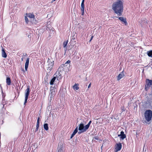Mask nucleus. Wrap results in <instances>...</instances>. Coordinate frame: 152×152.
I'll use <instances>...</instances> for the list:
<instances>
[{
    "mask_svg": "<svg viewBox=\"0 0 152 152\" xmlns=\"http://www.w3.org/2000/svg\"><path fill=\"white\" fill-rule=\"evenodd\" d=\"M123 9V2L121 0H117L112 5V10L115 13L119 16L122 15Z\"/></svg>",
    "mask_w": 152,
    "mask_h": 152,
    "instance_id": "nucleus-1",
    "label": "nucleus"
},
{
    "mask_svg": "<svg viewBox=\"0 0 152 152\" xmlns=\"http://www.w3.org/2000/svg\"><path fill=\"white\" fill-rule=\"evenodd\" d=\"M91 123V121H90L88 124L84 126L83 123H80L78 129L80 132H79L78 133L80 134L81 133L85 132L88 129L90 124Z\"/></svg>",
    "mask_w": 152,
    "mask_h": 152,
    "instance_id": "nucleus-2",
    "label": "nucleus"
},
{
    "mask_svg": "<svg viewBox=\"0 0 152 152\" xmlns=\"http://www.w3.org/2000/svg\"><path fill=\"white\" fill-rule=\"evenodd\" d=\"M144 116L146 121L149 122L152 118V111L150 110H146L144 113Z\"/></svg>",
    "mask_w": 152,
    "mask_h": 152,
    "instance_id": "nucleus-3",
    "label": "nucleus"
},
{
    "mask_svg": "<svg viewBox=\"0 0 152 152\" xmlns=\"http://www.w3.org/2000/svg\"><path fill=\"white\" fill-rule=\"evenodd\" d=\"M152 86V80L146 79L145 81V89L146 91L148 90L150 87H151Z\"/></svg>",
    "mask_w": 152,
    "mask_h": 152,
    "instance_id": "nucleus-4",
    "label": "nucleus"
},
{
    "mask_svg": "<svg viewBox=\"0 0 152 152\" xmlns=\"http://www.w3.org/2000/svg\"><path fill=\"white\" fill-rule=\"evenodd\" d=\"M54 64V60L53 59L48 58V69L49 70L51 71L53 69Z\"/></svg>",
    "mask_w": 152,
    "mask_h": 152,
    "instance_id": "nucleus-5",
    "label": "nucleus"
},
{
    "mask_svg": "<svg viewBox=\"0 0 152 152\" xmlns=\"http://www.w3.org/2000/svg\"><path fill=\"white\" fill-rule=\"evenodd\" d=\"M30 93V88L29 86H27V89L25 91V102L24 103V105H25L26 103L27 102L28 99V96L29 95Z\"/></svg>",
    "mask_w": 152,
    "mask_h": 152,
    "instance_id": "nucleus-6",
    "label": "nucleus"
},
{
    "mask_svg": "<svg viewBox=\"0 0 152 152\" xmlns=\"http://www.w3.org/2000/svg\"><path fill=\"white\" fill-rule=\"evenodd\" d=\"M50 93L49 95L50 96V102L51 100L55 94L54 89V88L53 87H50Z\"/></svg>",
    "mask_w": 152,
    "mask_h": 152,
    "instance_id": "nucleus-7",
    "label": "nucleus"
},
{
    "mask_svg": "<svg viewBox=\"0 0 152 152\" xmlns=\"http://www.w3.org/2000/svg\"><path fill=\"white\" fill-rule=\"evenodd\" d=\"M44 82L45 86L46 87V88L45 87V90L44 91V93L45 94L47 92V90L48 89V88L47 87V85H48V77H47V76H45L44 78Z\"/></svg>",
    "mask_w": 152,
    "mask_h": 152,
    "instance_id": "nucleus-8",
    "label": "nucleus"
},
{
    "mask_svg": "<svg viewBox=\"0 0 152 152\" xmlns=\"http://www.w3.org/2000/svg\"><path fill=\"white\" fill-rule=\"evenodd\" d=\"M70 62L71 61L69 60H68L67 61H66L64 64H62L59 66L58 69L59 70V69H60V71L61 70V69H62L63 66H67L66 64H70Z\"/></svg>",
    "mask_w": 152,
    "mask_h": 152,
    "instance_id": "nucleus-9",
    "label": "nucleus"
},
{
    "mask_svg": "<svg viewBox=\"0 0 152 152\" xmlns=\"http://www.w3.org/2000/svg\"><path fill=\"white\" fill-rule=\"evenodd\" d=\"M118 19L121 22H123V23H124L126 26L127 25V23L126 20V18L122 17H119Z\"/></svg>",
    "mask_w": 152,
    "mask_h": 152,
    "instance_id": "nucleus-10",
    "label": "nucleus"
},
{
    "mask_svg": "<svg viewBox=\"0 0 152 152\" xmlns=\"http://www.w3.org/2000/svg\"><path fill=\"white\" fill-rule=\"evenodd\" d=\"M57 152H63V148L62 145H58L57 150Z\"/></svg>",
    "mask_w": 152,
    "mask_h": 152,
    "instance_id": "nucleus-11",
    "label": "nucleus"
},
{
    "mask_svg": "<svg viewBox=\"0 0 152 152\" xmlns=\"http://www.w3.org/2000/svg\"><path fill=\"white\" fill-rule=\"evenodd\" d=\"M29 58H28L26 60V62L25 64V70L26 71L27 70L28 68L29 63Z\"/></svg>",
    "mask_w": 152,
    "mask_h": 152,
    "instance_id": "nucleus-12",
    "label": "nucleus"
},
{
    "mask_svg": "<svg viewBox=\"0 0 152 152\" xmlns=\"http://www.w3.org/2000/svg\"><path fill=\"white\" fill-rule=\"evenodd\" d=\"M124 76V71H123L120 74H119L118 76L117 79L119 80L121 78H123Z\"/></svg>",
    "mask_w": 152,
    "mask_h": 152,
    "instance_id": "nucleus-13",
    "label": "nucleus"
},
{
    "mask_svg": "<svg viewBox=\"0 0 152 152\" xmlns=\"http://www.w3.org/2000/svg\"><path fill=\"white\" fill-rule=\"evenodd\" d=\"M122 145L121 143H119L117 144V146L115 149L117 151H120Z\"/></svg>",
    "mask_w": 152,
    "mask_h": 152,
    "instance_id": "nucleus-14",
    "label": "nucleus"
},
{
    "mask_svg": "<svg viewBox=\"0 0 152 152\" xmlns=\"http://www.w3.org/2000/svg\"><path fill=\"white\" fill-rule=\"evenodd\" d=\"M121 135L120 138L122 140L126 138V135L124 134V132L123 131L121 132Z\"/></svg>",
    "mask_w": 152,
    "mask_h": 152,
    "instance_id": "nucleus-15",
    "label": "nucleus"
},
{
    "mask_svg": "<svg viewBox=\"0 0 152 152\" xmlns=\"http://www.w3.org/2000/svg\"><path fill=\"white\" fill-rule=\"evenodd\" d=\"M81 10L82 12V15H83L84 13V4L81 3Z\"/></svg>",
    "mask_w": 152,
    "mask_h": 152,
    "instance_id": "nucleus-16",
    "label": "nucleus"
},
{
    "mask_svg": "<svg viewBox=\"0 0 152 152\" xmlns=\"http://www.w3.org/2000/svg\"><path fill=\"white\" fill-rule=\"evenodd\" d=\"M6 83L8 85H10L11 83V81L10 78L9 77H7L6 78Z\"/></svg>",
    "mask_w": 152,
    "mask_h": 152,
    "instance_id": "nucleus-17",
    "label": "nucleus"
},
{
    "mask_svg": "<svg viewBox=\"0 0 152 152\" xmlns=\"http://www.w3.org/2000/svg\"><path fill=\"white\" fill-rule=\"evenodd\" d=\"M26 15L27 16L30 18H34V15L31 13H27Z\"/></svg>",
    "mask_w": 152,
    "mask_h": 152,
    "instance_id": "nucleus-18",
    "label": "nucleus"
},
{
    "mask_svg": "<svg viewBox=\"0 0 152 152\" xmlns=\"http://www.w3.org/2000/svg\"><path fill=\"white\" fill-rule=\"evenodd\" d=\"M2 56L4 58H6L7 56V55L5 52L4 50V48H2Z\"/></svg>",
    "mask_w": 152,
    "mask_h": 152,
    "instance_id": "nucleus-19",
    "label": "nucleus"
},
{
    "mask_svg": "<svg viewBox=\"0 0 152 152\" xmlns=\"http://www.w3.org/2000/svg\"><path fill=\"white\" fill-rule=\"evenodd\" d=\"M50 13L49 14H48V15H49V17H50L51 18L53 16V14L54 13L53 9V8L50 9Z\"/></svg>",
    "mask_w": 152,
    "mask_h": 152,
    "instance_id": "nucleus-20",
    "label": "nucleus"
},
{
    "mask_svg": "<svg viewBox=\"0 0 152 152\" xmlns=\"http://www.w3.org/2000/svg\"><path fill=\"white\" fill-rule=\"evenodd\" d=\"M56 77H54L51 79L50 82V84L51 85H52L53 84L54 82L56 80Z\"/></svg>",
    "mask_w": 152,
    "mask_h": 152,
    "instance_id": "nucleus-21",
    "label": "nucleus"
},
{
    "mask_svg": "<svg viewBox=\"0 0 152 152\" xmlns=\"http://www.w3.org/2000/svg\"><path fill=\"white\" fill-rule=\"evenodd\" d=\"M147 54L149 57L152 58V50L147 51Z\"/></svg>",
    "mask_w": 152,
    "mask_h": 152,
    "instance_id": "nucleus-22",
    "label": "nucleus"
},
{
    "mask_svg": "<svg viewBox=\"0 0 152 152\" xmlns=\"http://www.w3.org/2000/svg\"><path fill=\"white\" fill-rule=\"evenodd\" d=\"M50 37L51 35L52 34H53L54 33V29L53 28H52L50 30Z\"/></svg>",
    "mask_w": 152,
    "mask_h": 152,
    "instance_id": "nucleus-23",
    "label": "nucleus"
},
{
    "mask_svg": "<svg viewBox=\"0 0 152 152\" xmlns=\"http://www.w3.org/2000/svg\"><path fill=\"white\" fill-rule=\"evenodd\" d=\"M73 88L75 89V90H78L79 88V87L78 86H77V85L76 84H75L73 86Z\"/></svg>",
    "mask_w": 152,
    "mask_h": 152,
    "instance_id": "nucleus-24",
    "label": "nucleus"
},
{
    "mask_svg": "<svg viewBox=\"0 0 152 152\" xmlns=\"http://www.w3.org/2000/svg\"><path fill=\"white\" fill-rule=\"evenodd\" d=\"M68 42V40L66 41H64V42L63 43V45L64 48H65L66 47V45L67 44Z\"/></svg>",
    "mask_w": 152,
    "mask_h": 152,
    "instance_id": "nucleus-25",
    "label": "nucleus"
},
{
    "mask_svg": "<svg viewBox=\"0 0 152 152\" xmlns=\"http://www.w3.org/2000/svg\"><path fill=\"white\" fill-rule=\"evenodd\" d=\"M44 128L46 130H48V124H45L44 125Z\"/></svg>",
    "mask_w": 152,
    "mask_h": 152,
    "instance_id": "nucleus-26",
    "label": "nucleus"
},
{
    "mask_svg": "<svg viewBox=\"0 0 152 152\" xmlns=\"http://www.w3.org/2000/svg\"><path fill=\"white\" fill-rule=\"evenodd\" d=\"M25 22L27 24L29 22V21L28 19L26 16H25Z\"/></svg>",
    "mask_w": 152,
    "mask_h": 152,
    "instance_id": "nucleus-27",
    "label": "nucleus"
},
{
    "mask_svg": "<svg viewBox=\"0 0 152 152\" xmlns=\"http://www.w3.org/2000/svg\"><path fill=\"white\" fill-rule=\"evenodd\" d=\"M150 100L151 102H152V92L151 94H150Z\"/></svg>",
    "mask_w": 152,
    "mask_h": 152,
    "instance_id": "nucleus-28",
    "label": "nucleus"
},
{
    "mask_svg": "<svg viewBox=\"0 0 152 152\" xmlns=\"http://www.w3.org/2000/svg\"><path fill=\"white\" fill-rule=\"evenodd\" d=\"M77 131H78V128H77V127L75 129V130L73 132H74L76 134L77 132Z\"/></svg>",
    "mask_w": 152,
    "mask_h": 152,
    "instance_id": "nucleus-29",
    "label": "nucleus"
},
{
    "mask_svg": "<svg viewBox=\"0 0 152 152\" xmlns=\"http://www.w3.org/2000/svg\"><path fill=\"white\" fill-rule=\"evenodd\" d=\"M75 134V133L74 132H73L71 136L70 137V139H72Z\"/></svg>",
    "mask_w": 152,
    "mask_h": 152,
    "instance_id": "nucleus-30",
    "label": "nucleus"
},
{
    "mask_svg": "<svg viewBox=\"0 0 152 152\" xmlns=\"http://www.w3.org/2000/svg\"><path fill=\"white\" fill-rule=\"evenodd\" d=\"M37 124H39V117L38 118L37 120Z\"/></svg>",
    "mask_w": 152,
    "mask_h": 152,
    "instance_id": "nucleus-31",
    "label": "nucleus"
},
{
    "mask_svg": "<svg viewBox=\"0 0 152 152\" xmlns=\"http://www.w3.org/2000/svg\"><path fill=\"white\" fill-rule=\"evenodd\" d=\"M42 53H43V55H46V53H45V50H43Z\"/></svg>",
    "mask_w": 152,
    "mask_h": 152,
    "instance_id": "nucleus-32",
    "label": "nucleus"
},
{
    "mask_svg": "<svg viewBox=\"0 0 152 152\" xmlns=\"http://www.w3.org/2000/svg\"><path fill=\"white\" fill-rule=\"evenodd\" d=\"M91 83H90L88 85V88H89L91 86Z\"/></svg>",
    "mask_w": 152,
    "mask_h": 152,
    "instance_id": "nucleus-33",
    "label": "nucleus"
},
{
    "mask_svg": "<svg viewBox=\"0 0 152 152\" xmlns=\"http://www.w3.org/2000/svg\"><path fill=\"white\" fill-rule=\"evenodd\" d=\"M94 138L95 140H98V137H96V136L94 137Z\"/></svg>",
    "mask_w": 152,
    "mask_h": 152,
    "instance_id": "nucleus-34",
    "label": "nucleus"
},
{
    "mask_svg": "<svg viewBox=\"0 0 152 152\" xmlns=\"http://www.w3.org/2000/svg\"><path fill=\"white\" fill-rule=\"evenodd\" d=\"M93 37V36H92L91 37V39L89 40V42H91V41L92 40Z\"/></svg>",
    "mask_w": 152,
    "mask_h": 152,
    "instance_id": "nucleus-35",
    "label": "nucleus"
},
{
    "mask_svg": "<svg viewBox=\"0 0 152 152\" xmlns=\"http://www.w3.org/2000/svg\"><path fill=\"white\" fill-rule=\"evenodd\" d=\"M39 126V124H37V125L36 126V128H38Z\"/></svg>",
    "mask_w": 152,
    "mask_h": 152,
    "instance_id": "nucleus-36",
    "label": "nucleus"
},
{
    "mask_svg": "<svg viewBox=\"0 0 152 152\" xmlns=\"http://www.w3.org/2000/svg\"><path fill=\"white\" fill-rule=\"evenodd\" d=\"M84 1H85V0H82L81 3L84 4Z\"/></svg>",
    "mask_w": 152,
    "mask_h": 152,
    "instance_id": "nucleus-37",
    "label": "nucleus"
},
{
    "mask_svg": "<svg viewBox=\"0 0 152 152\" xmlns=\"http://www.w3.org/2000/svg\"><path fill=\"white\" fill-rule=\"evenodd\" d=\"M38 128H36V132L38 130Z\"/></svg>",
    "mask_w": 152,
    "mask_h": 152,
    "instance_id": "nucleus-38",
    "label": "nucleus"
},
{
    "mask_svg": "<svg viewBox=\"0 0 152 152\" xmlns=\"http://www.w3.org/2000/svg\"><path fill=\"white\" fill-rule=\"evenodd\" d=\"M56 0H52V1H51V3H53V1H56Z\"/></svg>",
    "mask_w": 152,
    "mask_h": 152,
    "instance_id": "nucleus-39",
    "label": "nucleus"
},
{
    "mask_svg": "<svg viewBox=\"0 0 152 152\" xmlns=\"http://www.w3.org/2000/svg\"><path fill=\"white\" fill-rule=\"evenodd\" d=\"M75 39V37H74L73 36H72V39Z\"/></svg>",
    "mask_w": 152,
    "mask_h": 152,
    "instance_id": "nucleus-40",
    "label": "nucleus"
},
{
    "mask_svg": "<svg viewBox=\"0 0 152 152\" xmlns=\"http://www.w3.org/2000/svg\"><path fill=\"white\" fill-rule=\"evenodd\" d=\"M121 134H118V137H121Z\"/></svg>",
    "mask_w": 152,
    "mask_h": 152,
    "instance_id": "nucleus-41",
    "label": "nucleus"
},
{
    "mask_svg": "<svg viewBox=\"0 0 152 152\" xmlns=\"http://www.w3.org/2000/svg\"><path fill=\"white\" fill-rule=\"evenodd\" d=\"M66 48H65V52H66Z\"/></svg>",
    "mask_w": 152,
    "mask_h": 152,
    "instance_id": "nucleus-42",
    "label": "nucleus"
},
{
    "mask_svg": "<svg viewBox=\"0 0 152 152\" xmlns=\"http://www.w3.org/2000/svg\"><path fill=\"white\" fill-rule=\"evenodd\" d=\"M21 60H22V61H23V58H21Z\"/></svg>",
    "mask_w": 152,
    "mask_h": 152,
    "instance_id": "nucleus-43",
    "label": "nucleus"
}]
</instances>
